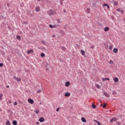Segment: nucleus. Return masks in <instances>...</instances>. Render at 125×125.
Returning a JSON list of instances; mask_svg holds the SVG:
<instances>
[{"label":"nucleus","mask_w":125,"mask_h":125,"mask_svg":"<svg viewBox=\"0 0 125 125\" xmlns=\"http://www.w3.org/2000/svg\"><path fill=\"white\" fill-rule=\"evenodd\" d=\"M49 26L50 27V28H53V26L51 24H50Z\"/></svg>","instance_id":"nucleus-36"},{"label":"nucleus","mask_w":125,"mask_h":125,"mask_svg":"<svg viewBox=\"0 0 125 125\" xmlns=\"http://www.w3.org/2000/svg\"><path fill=\"white\" fill-rule=\"evenodd\" d=\"M91 48L92 49L94 48V46L91 45Z\"/></svg>","instance_id":"nucleus-39"},{"label":"nucleus","mask_w":125,"mask_h":125,"mask_svg":"<svg viewBox=\"0 0 125 125\" xmlns=\"http://www.w3.org/2000/svg\"><path fill=\"white\" fill-rule=\"evenodd\" d=\"M31 52H32V50H29V51H28L27 52V53L28 54L31 53Z\"/></svg>","instance_id":"nucleus-32"},{"label":"nucleus","mask_w":125,"mask_h":125,"mask_svg":"<svg viewBox=\"0 0 125 125\" xmlns=\"http://www.w3.org/2000/svg\"><path fill=\"white\" fill-rule=\"evenodd\" d=\"M28 102L30 103V104H32V99H29L28 100Z\"/></svg>","instance_id":"nucleus-23"},{"label":"nucleus","mask_w":125,"mask_h":125,"mask_svg":"<svg viewBox=\"0 0 125 125\" xmlns=\"http://www.w3.org/2000/svg\"><path fill=\"white\" fill-rule=\"evenodd\" d=\"M40 104L41 105L42 104V103H40Z\"/></svg>","instance_id":"nucleus-47"},{"label":"nucleus","mask_w":125,"mask_h":125,"mask_svg":"<svg viewBox=\"0 0 125 125\" xmlns=\"http://www.w3.org/2000/svg\"><path fill=\"white\" fill-rule=\"evenodd\" d=\"M17 40H21V37L19 36H17Z\"/></svg>","instance_id":"nucleus-25"},{"label":"nucleus","mask_w":125,"mask_h":125,"mask_svg":"<svg viewBox=\"0 0 125 125\" xmlns=\"http://www.w3.org/2000/svg\"><path fill=\"white\" fill-rule=\"evenodd\" d=\"M96 87H97V88H99V87H100V86H99V85H96Z\"/></svg>","instance_id":"nucleus-37"},{"label":"nucleus","mask_w":125,"mask_h":125,"mask_svg":"<svg viewBox=\"0 0 125 125\" xmlns=\"http://www.w3.org/2000/svg\"><path fill=\"white\" fill-rule=\"evenodd\" d=\"M11 123H10V121H9V120H7L6 122V125H10Z\"/></svg>","instance_id":"nucleus-14"},{"label":"nucleus","mask_w":125,"mask_h":125,"mask_svg":"<svg viewBox=\"0 0 125 125\" xmlns=\"http://www.w3.org/2000/svg\"><path fill=\"white\" fill-rule=\"evenodd\" d=\"M33 103H34V100H32V104H33Z\"/></svg>","instance_id":"nucleus-42"},{"label":"nucleus","mask_w":125,"mask_h":125,"mask_svg":"<svg viewBox=\"0 0 125 125\" xmlns=\"http://www.w3.org/2000/svg\"><path fill=\"white\" fill-rule=\"evenodd\" d=\"M106 106H107V104H104L103 105V108H105V107H106Z\"/></svg>","instance_id":"nucleus-31"},{"label":"nucleus","mask_w":125,"mask_h":125,"mask_svg":"<svg viewBox=\"0 0 125 125\" xmlns=\"http://www.w3.org/2000/svg\"><path fill=\"white\" fill-rule=\"evenodd\" d=\"M104 30L105 32H107L109 30V27H105L104 28Z\"/></svg>","instance_id":"nucleus-17"},{"label":"nucleus","mask_w":125,"mask_h":125,"mask_svg":"<svg viewBox=\"0 0 125 125\" xmlns=\"http://www.w3.org/2000/svg\"><path fill=\"white\" fill-rule=\"evenodd\" d=\"M64 96L65 97H69V96H71V93L69 92H66L64 94Z\"/></svg>","instance_id":"nucleus-4"},{"label":"nucleus","mask_w":125,"mask_h":125,"mask_svg":"<svg viewBox=\"0 0 125 125\" xmlns=\"http://www.w3.org/2000/svg\"><path fill=\"white\" fill-rule=\"evenodd\" d=\"M40 10H41V7H40L39 6H37L36 7L35 11L37 12H39V11H40Z\"/></svg>","instance_id":"nucleus-6"},{"label":"nucleus","mask_w":125,"mask_h":125,"mask_svg":"<svg viewBox=\"0 0 125 125\" xmlns=\"http://www.w3.org/2000/svg\"><path fill=\"white\" fill-rule=\"evenodd\" d=\"M60 108H57L56 111H57V112H59V110H60Z\"/></svg>","instance_id":"nucleus-34"},{"label":"nucleus","mask_w":125,"mask_h":125,"mask_svg":"<svg viewBox=\"0 0 125 125\" xmlns=\"http://www.w3.org/2000/svg\"><path fill=\"white\" fill-rule=\"evenodd\" d=\"M36 124H37V125H39L40 123L37 122Z\"/></svg>","instance_id":"nucleus-43"},{"label":"nucleus","mask_w":125,"mask_h":125,"mask_svg":"<svg viewBox=\"0 0 125 125\" xmlns=\"http://www.w3.org/2000/svg\"><path fill=\"white\" fill-rule=\"evenodd\" d=\"M113 52H114V53H118V48H115L113 49Z\"/></svg>","instance_id":"nucleus-13"},{"label":"nucleus","mask_w":125,"mask_h":125,"mask_svg":"<svg viewBox=\"0 0 125 125\" xmlns=\"http://www.w3.org/2000/svg\"><path fill=\"white\" fill-rule=\"evenodd\" d=\"M108 6L107 4L104 3V4H103V6Z\"/></svg>","instance_id":"nucleus-30"},{"label":"nucleus","mask_w":125,"mask_h":125,"mask_svg":"<svg viewBox=\"0 0 125 125\" xmlns=\"http://www.w3.org/2000/svg\"><path fill=\"white\" fill-rule=\"evenodd\" d=\"M70 84H71V83H70L69 82H67L65 83V86H69V85H70Z\"/></svg>","instance_id":"nucleus-15"},{"label":"nucleus","mask_w":125,"mask_h":125,"mask_svg":"<svg viewBox=\"0 0 125 125\" xmlns=\"http://www.w3.org/2000/svg\"><path fill=\"white\" fill-rule=\"evenodd\" d=\"M104 95L106 96V97H107V98H109L110 97V95L109 94L107 93V92H104Z\"/></svg>","instance_id":"nucleus-7"},{"label":"nucleus","mask_w":125,"mask_h":125,"mask_svg":"<svg viewBox=\"0 0 125 125\" xmlns=\"http://www.w3.org/2000/svg\"><path fill=\"white\" fill-rule=\"evenodd\" d=\"M86 12L88 14H89V13H90V8H87L86 10Z\"/></svg>","instance_id":"nucleus-12"},{"label":"nucleus","mask_w":125,"mask_h":125,"mask_svg":"<svg viewBox=\"0 0 125 125\" xmlns=\"http://www.w3.org/2000/svg\"><path fill=\"white\" fill-rule=\"evenodd\" d=\"M64 0H61V1H63Z\"/></svg>","instance_id":"nucleus-46"},{"label":"nucleus","mask_w":125,"mask_h":125,"mask_svg":"<svg viewBox=\"0 0 125 125\" xmlns=\"http://www.w3.org/2000/svg\"><path fill=\"white\" fill-rule=\"evenodd\" d=\"M13 125H17V121H14L13 122Z\"/></svg>","instance_id":"nucleus-19"},{"label":"nucleus","mask_w":125,"mask_h":125,"mask_svg":"<svg viewBox=\"0 0 125 125\" xmlns=\"http://www.w3.org/2000/svg\"><path fill=\"white\" fill-rule=\"evenodd\" d=\"M95 122H96V123H97V124L98 125H101V124H100V123H99L98 121H95Z\"/></svg>","instance_id":"nucleus-26"},{"label":"nucleus","mask_w":125,"mask_h":125,"mask_svg":"<svg viewBox=\"0 0 125 125\" xmlns=\"http://www.w3.org/2000/svg\"><path fill=\"white\" fill-rule=\"evenodd\" d=\"M3 66V63H0V67H2Z\"/></svg>","instance_id":"nucleus-35"},{"label":"nucleus","mask_w":125,"mask_h":125,"mask_svg":"<svg viewBox=\"0 0 125 125\" xmlns=\"http://www.w3.org/2000/svg\"><path fill=\"white\" fill-rule=\"evenodd\" d=\"M113 81L115 82V83H118V82H119V78L116 77L113 79Z\"/></svg>","instance_id":"nucleus-8"},{"label":"nucleus","mask_w":125,"mask_h":125,"mask_svg":"<svg viewBox=\"0 0 125 125\" xmlns=\"http://www.w3.org/2000/svg\"><path fill=\"white\" fill-rule=\"evenodd\" d=\"M8 103H9L10 104H11V101H8Z\"/></svg>","instance_id":"nucleus-40"},{"label":"nucleus","mask_w":125,"mask_h":125,"mask_svg":"<svg viewBox=\"0 0 125 125\" xmlns=\"http://www.w3.org/2000/svg\"><path fill=\"white\" fill-rule=\"evenodd\" d=\"M113 122H114V121H113V119H111V120L110 121V123H113Z\"/></svg>","instance_id":"nucleus-38"},{"label":"nucleus","mask_w":125,"mask_h":125,"mask_svg":"<svg viewBox=\"0 0 125 125\" xmlns=\"http://www.w3.org/2000/svg\"><path fill=\"white\" fill-rule=\"evenodd\" d=\"M118 12H121L122 14H124V8H118L117 9Z\"/></svg>","instance_id":"nucleus-2"},{"label":"nucleus","mask_w":125,"mask_h":125,"mask_svg":"<svg viewBox=\"0 0 125 125\" xmlns=\"http://www.w3.org/2000/svg\"><path fill=\"white\" fill-rule=\"evenodd\" d=\"M61 4H62V3H61Z\"/></svg>","instance_id":"nucleus-48"},{"label":"nucleus","mask_w":125,"mask_h":125,"mask_svg":"<svg viewBox=\"0 0 125 125\" xmlns=\"http://www.w3.org/2000/svg\"><path fill=\"white\" fill-rule=\"evenodd\" d=\"M109 63V64H114V62H113V61H110Z\"/></svg>","instance_id":"nucleus-28"},{"label":"nucleus","mask_w":125,"mask_h":125,"mask_svg":"<svg viewBox=\"0 0 125 125\" xmlns=\"http://www.w3.org/2000/svg\"><path fill=\"white\" fill-rule=\"evenodd\" d=\"M92 108H96V105H95L94 104H92Z\"/></svg>","instance_id":"nucleus-29"},{"label":"nucleus","mask_w":125,"mask_h":125,"mask_svg":"<svg viewBox=\"0 0 125 125\" xmlns=\"http://www.w3.org/2000/svg\"><path fill=\"white\" fill-rule=\"evenodd\" d=\"M39 121L40 122V123H43V122H44V118L43 117H41Z\"/></svg>","instance_id":"nucleus-5"},{"label":"nucleus","mask_w":125,"mask_h":125,"mask_svg":"<svg viewBox=\"0 0 125 125\" xmlns=\"http://www.w3.org/2000/svg\"><path fill=\"white\" fill-rule=\"evenodd\" d=\"M34 112L36 113V114H39V113H40V110L35 109Z\"/></svg>","instance_id":"nucleus-18"},{"label":"nucleus","mask_w":125,"mask_h":125,"mask_svg":"<svg viewBox=\"0 0 125 125\" xmlns=\"http://www.w3.org/2000/svg\"><path fill=\"white\" fill-rule=\"evenodd\" d=\"M13 78H14V80H17V82H21V79H20L18 77H16V76H14Z\"/></svg>","instance_id":"nucleus-3"},{"label":"nucleus","mask_w":125,"mask_h":125,"mask_svg":"<svg viewBox=\"0 0 125 125\" xmlns=\"http://www.w3.org/2000/svg\"><path fill=\"white\" fill-rule=\"evenodd\" d=\"M81 121L83 123H85L86 122V120L84 117L81 118Z\"/></svg>","instance_id":"nucleus-10"},{"label":"nucleus","mask_w":125,"mask_h":125,"mask_svg":"<svg viewBox=\"0 0 125 125\" xmlns=\"http://www.w3.org/2000/svg\"><path fill=\"white\" fill-rule=\"evenodd\" d=\"M47 13L50 16H52V15H54L55 14H56V12H55V11H53L51 9L47 11Z\"/></svg>","instance_id":"nucleus-1"},{"label":"nucleus","mask_w":125,"mask_h":125,"mask_svg":"<svg viewBox=\"0 0 125 125\" xmlns=\"http://www.w3.org/2000/svg\"><path fill=\"white\" fill-rule=\"evenodd\" d=\"M114 5H118V2L114 1L113 3Z\"/></svg>","instance_id":"nucleus-24"},{"label":"nucleus","mask_w":125,"mask_h":125,"mask_svg":"<svg viewBox=\"0 0 125 125\" xmlns=\"http://www.w3.org/2000/svg\"><path fill=\"white\" fill-rule=\"evenodd\" d=\"M112 48H113V45H111L110 46H109V49L110 50H112Z\"/></svg>","instance_id":"nucleus-22"},{"label":"nucleus","mask_w":125,"mask_h":125,"mask_svg":"<svg viewBox=\"0 0 125 125\" xmlns=\"http://www.w3.org/2000/svg\"><path fill=\"white\" fill-rule=\"evenodd\" d=\"M65 49H66V48H63V50H65Z\"/></svg>","instance_id":"nucleus-45"},{"label":"nucleus","mask_w":125,"mask_h":125,"mask_svg":"<svg viewBox=\"0 0 125 125\" xmlns=\"http://www.w3.org/2000/svg\"><path fill=\"white\" fill-rule=\"evenodd\" d=\"M101 106H102V104H101Z\"/></svg>","instance_id":"nucleus-49"},{"label":"nucleus","mask_w":125,"mask_h":125,"mask_svg":"<svg viewBox=\"0 0 125 125\" xmlns=\"http://www.w3.org/2000/svg\"><path fill=\"white\" fill-rule=\"evenodd\" d=\"M41 57H44L45 56V55L43 53H42L41 55Z\"/></svg>","instance_id":"nucleus-20"},{"label":"nucleus","mask_w":125,"mask_h":125,"mask_svg":"<svg viewBox=\"0 0 125 125\" xmlns=\"http://www.w3.org/2000/svg\"><path fill=\"white\" fill-rule=\"evenodd\" d=\"M42 90H39L37 91V93H41Z\"/></svg>","instance_id":"nucleus-27"},{"label":"nucleus","mask_w":125,"mask_h":125,"mask_svg":"<svg viewBox=\"0 0 125 125\" xmlns=\"http://www.w3.org/2000/svg\"><path fill=\"white\" fill-rule=\"evenodd\" d=\"M107 6V8L109 9V8H110V6L108 5H107V6Z\"/></svg>","instance_id":"nucleus-41"},{"label":"nucleus","mask_w":125,"mask_h":125,"mask_svg":"<svg viewBox=\"0 0 125 125\" xmlns=\"http://www.w3.org/2000/svg\"><path fill=\"white\" fill-rule=\"evenodd\" d=\"M112 119L113 122H117V121H118V119H117L116 117H113L112 118Z\"/></svg>","instance_id":"nucleus-16"},{"label":"nucleus","mask_w":125,"mask_h":125,"mask_svg":"<svg viewBox=\"0 0 125 125\" xmlns=\"http://www.w3.org/2000/svg\"><path fill=\"white\" fill-rule=\"evenodd\" d=\"M102 81H103V82H105V81H110V79H109V78H102Z\"/></svg>","instance_id":"nucleus-9"},{"label":"nucleus","mask_w":125,"mask_h":125,"mask_svg":"<svg viewBox=\"0 0 125 125\" xmlns=\"http://www.w3.org/2000/svg\"><path fill=\"white\" fill-rule=\"evenodd\" d=\"M6 87L7 88H9V86H7Z\"/></svg>","instance_id":"nucleus-44"},{"label":"nucleus","mask_w":125,"mask_h":125,"mask_svg":"<svg viewBox=\"0 0 125 125\" xmlns=\"http://www.w3.org/2000/svg\"><path fill=\"white\" fill-rule=\"evenodd\" d=\"M2 96H3V95L2 94H0V100H1L2 99Z\"/></svg>","instance_id":"nucleus-21"},{"label":"nucleus","mask_w":125,"mask_h":125,"mask_svg":"<svg viewBox=\"0 0 125 125\" xmlns=\"http://www.w3.org/2000/svg\"><path fill=\"white\" fill-rule=\"evenodd\" d=\"M81 51L82 55H83V56H84V55H85V52H84V51L83 50H81Z\"/></svg>","instance_id":"nucleus-11"},{"label":"nucleus","mask_w":125,"mask_h":125,"mask_svg":"<svg viewBox=\"0 0 125 125\" xmlns=\"http://www.w3.org/2000/svg\"><path fill=\"white\" fill-rule=\"evenodd\" d=\"M16 105H17V102H14V106H16Z\"/></svg>","instance_id":"nucleus-33"}]
</instances>
